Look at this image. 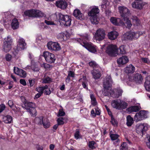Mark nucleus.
Returning a JSON list of instances; mask_svg holds the SVG:
<instances>
[{"label": "nucleus", "instance_id": "nucleus-1", "mask_svg": "<svg viewBox=\"0 0 150 150\" xmlns=\"http://www.w3.org/2000/svg\"><path fill=\"white\" fill-rule=\"evenodd\" d=\"M112 83V81L110 76H107L104 79L103 87L104 90L103 94L105 96H113L114 91L111 89V86Z\"/></svg>", "mask_w": 150, "mask_h": 150}, {"label": "nucleus", "instance_id": "nucleus-2", "mask_svg": "<svg viewBox=\"0 0 150 150\" xmlns=\"http://www.w3.org/2000/svg\"><path fill=\"white\" fill-rule=\"evenodd\" d=\"M21 105L24 109L26 110L32 116H35L36 115V110L35 109V104L32 102L27 101H24Z\"/></svg>", "mask_w": 150, "mask_h": 150}, {"label": "nucleus", "instance_id": "nucleus-3", "mask_svg": "<svg viewBox=\"0 0 150 150\" xmlns=\"http://www.w3.org/2000/svg\"><path fill=\"white\" fill-rule=\"evenodd\" d=\"M111 105L113 108L121 110L126 108L128 106V104L123 100L116 99L112 101Z\"/></svg>", "mask_w": 150, "mask_h": 150}, {"label": "nucleus", "instance_id": "nucleus-4", "mask_svg": "<svg viewBox=\"0 0 150 150\" xmlns=\"http://www.w3.org/2000/svg\"><path fill=\"white\" fill-rule=\"evenodd\" d=\"M24 14L30 17H42L45 16L44 13L41 11L35 9H32L27 11L24 12Z\"/></svg>", "mask_w": 150, "mask_h": 150}, {"label": "nucleus", "instance_id": "nucleus-5", "mask_svg": "<svg viewBox=\"0 0 150 150\" xmlns=\"http://www.w3.org/2000/svg\"><path fill=\"white\" fill-rule=\"evenodd\" d=\"M12 40L10 36L4 38L3 48L4 51L7 52H8L11 49Z\"/></svg>", "mask_w": 150, "mask_h": 150}, {"label": "nucleus", "instance_id": "nucleus-6", "mask_svg": "<svg viewBox=\"0 0 150 150\" xmlns=\"http://www.w3.org/2000/svg\"><path fill=\"white\" fill-rule=\"evenodd\" d=\"M58 17L59 22H61L64 25L67 26L71 25V19L69 16L59 13Z\"/></svg>", "mask_w": 150, "mask_h": 150}, {"label": "nucleus", "instance_id": "nucleus-7", "mask_svg": "<svg viewBox=\"0 0 150 150\" xmlns=\"http://www.w3.org/2000/svg\"><path fill=\"white\" fill-rule=\"evenodd\" d=\"M43 56L44 57L46 62L50 64L54 63L56 60L54 54L48 51H44Z\"/></svg>", "mask_w": 150, "mask_h": 150}, {"label": "nucleus", "instance_id": "nucleus-8", "mask_svg": "<svg viewBox=\"0 0 150 150\" xmlns=\"http://www.w3.org/2000/svg\"><path fill=\"white\" fill-rule=\"evenodd\" d=\"M80 44L86 49L89 51L93 53L97 52L96 46L91 43H88L84 41H83L80 42Z\"/></svg>", "mask_w": 150, "mask_h": 150}, {"label": "nucleus", "instance_id": "nucleus-9", "mask_svg": "<svg viewBox=\"0 0 150 150\" xmlns=\"http://www.w3.org/2000/svg\"><path fill=\"white\" fill-rule=\"evenodd\" d=\"M118 50L116 46L111 44L107 47L106 52L109 55L114 56L117 53Z\"/></svg>", "mask_w": 150, "mask_h": 150}, {"label": "nucleus", "instance_id": "nucleus-10", "mask_svg": "<svg viewBox=\"0 0 150 150\" xmlns=\"http://www.w3.org/2000/svg\"><path fill=\"white\" fill-rule=\"evenodd\" d=\"M147 117L146 111L141 110L139 112L137 113L134 117V120L136 122H138L144 120Z\"/></svg>", "mask_w": 150, "mask_h": 150}, {"label": "nucleus", "instance_id": "nucleus-11", "mask_svg": "<svg viewBox=\"0 0 150 150\" xmlns=\"http://www.w3.org/2000/svg\"><path fill=\"white\" fill-rule=\"evenodd\" d=\"M129 81H134L139 84L141 83L143 80L141 75L138 73L133 74L132 76L129 77Z\"/></svg>", "mask_w": 150, "mask_h": 150}, {"label": "nucleus", "instance_id": "nucleus-12", "mask_svg": "<svg viewBox=\"0 0 150 150\" xmlns=\"http://www.w3.org/2000/svg\"><path fill=\"white\" fill-rule=\"evenodd\" d=\"M47 46L48 49L52 51H57L61 49L59 45L57 42H49L47 43Z\"/></svg>", "mask_w": 150, "mask_h": 150}, {"label": "nucleus", "instance_id": "nucleus-13", "mask_svg": "<svg viewBox=\"0 0 150 150\" xmlns=\"http://www.w3.org/2000/svg\"><path fill=\"white\" fill-rule=\"evenodd\" d=\"M140 32H135L130 31L126 33L125 34V38L129 40L137 39L140 36Z\"/></svg>", "mask_w": 150, "mask_h": 150}, {"label": "nucleus", "instance_id": "nucleus-14", "mask_svg": "<svg viewBox=\"0 0 150 150\" xmlns=\"http://www.w3.org/2000/svg\"><path fill=\"white\" fill-rule=\"evenodd\" d=\"M147 127L146 124H141L137 126V132L141 135L143 136L146 133Z\"/></svg>", "mask_w": 150, "mask_h": 150}, {"label": "nucleus", "instance_id": "nucleus-15", "mask_svg": "<svg viewBox=\"0 0 150 150\" xmlns=\"http://www.w3.org/2000/svg\"><path fill=\"white\" fill-rule=\"evenodd\" d=\"M118 9L121 16L124 18L127 17L130 14L129 11L127 8L124 6L119 7Z\"/></svg>", "mask_w": 150, "mask_h": 150}, {"label": "nucleus", "instance_id": "nucleus-16", "mask_svg": "<svg viewBox=\"0 0 150 150\" xmlns=\"http://www.w3.org/2000/svg\"><path fill=\"white\" fill-rule=\"evenodd\" d=\"M95 35L97 40L100 41L103 40L105 36L104 30L102 28L98 29L97 30Z\"/></svg>", "mask_w": 150, "mask_h": 150}, {"label": "nucleus", "instance_id": "nucleus-17", "mask_svg": "<svg viewBox=\"0 0 150 150\" xmlns=\"http://www.w3.org/2000/svg\"><path fill=\"white\" fill-rule=\"evenodd\" d=\"M144 5V3L140 0H136L132 4L133 8L139 9L142 8Z\"/></svg>", "mask_w": 150, "mask_h": 150}, {"label": "nucleus", "instance_id": "nucleus-18", "mask_svg": "<svg viewBox=\"0 0 150 150\" xmlns=\"http://www.w3.org/2000/svg\"><path fill=\"white\" fill-rule=\"evenodd\" d=\"M14 72L15 74L20 76L21 77L25 78L26 76V71L23 69L14 67Z\"/></svg>", "mask_w": 150, "mask_h": 150}, {"label": "nucleus", "instance_id": "nucleus-19", "mask_svg": "<svg viewBox=\"0 0 150 150\" xmlns=\"http://www.w3.org/2000/svg\"><path fill=\"white\" fill-rule=\"evenodd\" d=\"M56 5L59 8L64 9L67 7V4L64 0H59L56 2Z\"/></svg>", "mask_w": 150, "mask_h": 150}, {"label": "nucleus", "instance_id": "nucleus-20", "mask_svg": "<svg viewBox=\"0 0 150 150\" xmlns=\"http://www.w3.org/2000/svg\"><path fill=\"white\" fill-rule=\"evenodd\" d=\"M100 70V67L98 68L97 69H93L92 72L93 78L95 79H97L100 78L101 76Z\"/></svg>", "mask_w": 150, "mask_h": 150}, {"label": "nucleus", "instance_id": "nucleus-21", "mask_svg": "<svg viewBox=\"0 0 150 150\" xmlns=\"http://www.w3.org/2000/svg\"><path fill=\"white\" fill-rule=\"evenodd\" d=\"M110 21L111 23L115 25H118L124 24L123 22L119 18L111 17L110 19Z\"/></svg>", "mask_w": 150, "mask_h": 150}, {"label": "nucleus", "instance_id": "nucleus-22", "mask_svg": "<svg viewBox=\"0 0 150 150\" xmlns=\"http://www.w3.org/2000/svg\"><path fill=\"white\" fill-rule=\"evenodd\" d=\"M74 16L76 18L82 20L83 19V14L78 9L75 10L73 12Z\"/></svg>", "mask_w": 150, "mask_h": 150}, {"label": "nucleus", "instance_id": "nucleus-23", "mask_svg": "<svg viewBox=\"0 0 150 150\" xmlns=\"http://www.w3.org/2000/svg\"><path fill=\"white\" fill-rule=\"evenodd\" d=\"M118 33L115 31H112L108 34V38L111 40H114L117 38Z\"/></svg>", "mask_w": 150, "mask_h": 150}, {"label": "nucleus", "instance_id": "nucleus-24", "mask_svg": "<svg viewBox=\"0 0 150 150\" xmlns=\"http://www.w3.org/2000/svg\"><path fill=\"white\" fill-rule=\"evenodd\" d=\"M128 61L127 57L125 56H124L117 59V62L119 64H126Z\"/></svg>", "mask_w": 150, "mask_h": 150}, {"label": "nucleus", "instance_id": "nucleus-25", "mask_svg": "<svg viewBox=\"0 0 150 150\" xmlns=\"http://www.w3.org/2000/svg\"><path fill=\"white\" fill-rule=\"evenodd\" d=\"M18 46L21 50H24L26 47V44L23 38H19L18 40Z\"/></svg>", "mask_w": 150, "mask_h": 150}, {"label": "nucleus", "instance_id": "nucleus-26", "mask_svg": "<svg viewBox=\"0 0 150 150\" xmlns=\"http://www.w3.org/2000/svg\"><path fill=\"white\" fill-rule=\"evenodd\" d=\"M144 85L146 90L150 91V76H148L146 78Z\"/></svg>", "mask_w": 150, "mask_h": 150}, {"label": "nucleus", "instance_id": "nucleus-27", "mask_svg": "<svg viewBox=\"0 0 150 150\" xmlns=\"http://www.w3.org/2000/svg\"><path fill=\"white\" fill-rule=\"evenodd\" d=\"M99 12V10L98 7L93 8L88 13V14L89 16H97V14Z\"/></svg>", "mask_w": 150, "mask_h": 150}, {"label": "nucleus", "instance_id": "nucleus-28", "mask_svg": "<svg viewBox=\"0 0 150 150\" xmlns=\"http://www.w3.org/2000/svg\"><path fill=\"white\" fill-rule=\"evenodd\" d=\"M123 20L124 22H123V23H124V24H120V25H122L123 26L125 25L126 28H130L132 25L131 21L127 17L124 18Z\"/></svg>", "mask_w": 150, "mask_h": 150}, {"label": "nucleus", "instance_id": "nucleus-29", "mask_svg": "<svg viewBox=\"0 0 150 150\" xmlns=\"http://www.w3.org/2000/svg\"><path fill=\"white\" fill-rule=\"evenodd\" d=\"M135 71V67L132 64H129L125 69V72L126 73L129 74L133 73Z\"/></svg>", "mask_w": 150, "mask_h": 150}, {"label": "nucleus", "instance_id": "nucleus-30", "mask_svg": "<svg viewBox=\"0 0 150 150\" xmlns=\"http://www.w3.org/2000/svg\"><path fill=\"white\" fill-rule=\"evenodd\" d=\"M139 108L137 106H133L127 109V110L129 113L133 112H137L139 110Z\"/></svg>", "mask_w": 150, "mask_h": 150}, {"label": "nucleus", "instance_id": "nucleus-31", "mask_svg": "<svg viewBox=\"0 0 150 150\" xmlns=\"http://www.w3.org/2000/svg\"><path fill=\"white\" fill-rule=\"evenodd\" d=\"M2 119L3 121L6 123H10L12 121V117L9 115H7L3 117Z\"/></svg>", "mask_w": 150, "mask_h": 150}, {"label": "nucleus", "instance_id": "nucleus-32", "mask_svg": "<svg viewBox=\"0 0 150 150\" xmlns=\"http://www.w3.org/2000/svg\"><path fill=\"white\" fill-rule=\"evenodd\" d=\"M11 26L12 28L14 30L18 28L19 23L17 19L14 18L13 20L11 23Z\"/></svg>", "mask_w": 150, "mask_h": 150}, {"label": "nucleus", "instance_id": "nucleus-33", "mask_svg": "<svg viewBox=\"0 0 150 150\" xmlns=\"http://www.w3.org/2000/svg\"><path fill=\"white\" fill-rule=\"evenodd\" d=\"M90 16V20L92 24H98L99 19L97 18V16Z\"/></svg>", "mask_w": 150, "mask_h": 150}, {"label": "nucleus", "instance_id": "nucleus-34", "mask_svg": "<svg viewBox=\"0 0 150 150\" xmlns=\"http://www.w3.org/2000/svg\"><path fill=\"white\" fill-rule=\"evenodd\" d=\"M111 139L112 141L116 140L115 144L120 142V139H118L119 135L117 134H111L110 135Z\"/></svg>", "mask_w": 150, "mask_h": 150}, {"label": "nucleus", "instance_id": "nucleus-35", "mask_svg": "<svg viewBox=\"0 0 150 150\" xmlns=\"http://www.w3.org/2000/svg\"><path fill=\"white\" fill-rule=\"evenodd\" d=\"M26 69H31L34 72H38L39 70V68L37 66L32 65L31 66H28L26 67Z\"/></svg>", "mask_w": 150, "mask_h": 150}, {"label": "nucleus", "instance_id": "nucleus-36", "mask_svg": "<svg viewBox=\"0 0 150 150\" xmlns=\"http://www.w3.org/2000/svg\"><path fill=\"white\" fill-rule=\"evenodd\" d=\"M127 124L128 126H131L134 122L133 118L130 115H128L127 117Z\"/></svg>", "mask_w": 150, "mask_h": 150}, {"label": "nucleus", "instance_id": "nucleus-37", "mask_svg": "<svg viewBox=\"0 0 150 150\" xmlns=\"http://www.w3.org/2000/svg\"><path fill=\"white\" fill-rule=\"evenodd\" d=\"M102 4L101 6L102 8L105 9L108 8L109 2L108 0H102Z\"/></svg>", "mask_w": 150, "mask_h": 150}, {"label": "nucleus", "instance_id": "nucleus-38", "mask_svg": "<svg viewBox=\"0 0 150 150\" xmlns=\"http://www.w3.org/2000/svg\"><path fill=\"white\" fill-rule=\"evenodd\" d=\"M47 85H46L44 86L37 87L36 89V90L38 92L42 94L45 89L47 88Z\"/></svg>", "mask_w": 150, "mask_h": 150}, {"label": "nucleus", "instance_id": "nucleus-39", "mask_svg": "<svg viewBox=\"0 0 150 150\" xmlns=\"http://www.w3.org/2000/svg\"><path fill=\"white\" fill-rule=\"evenodd\" d=\"M35 121L36 123L39 125H42L43 123V117L41 116L39 117H37L35 119Z\"/></svg>", "mask_w": 150, "mask_h": 150}, {"label": "nucleus", "instance_id": "nucleus-40", "mask_svg": "<svg viewBox=\"0 0 150 150\" xmlns=\"http://www.w3.org/2000/svg\"><path fill=\"white\" fill-rule=\"evenodd\" d=\"M89 65L91 67H93V69H97L98 68H100L98 65L96 64V62L94 61H91L89 63Z\"/></svg>", "mask_w": 150, "mask_h": 150}, {"label": "nucleus", "instance_id": "nucleus-41", "mask_svg": "<svg viewBox=\"0 0 150 150\" xmlns=\"http://www.w3.org/2000/svg\"><path fill=\"white\" fill-rule=\"evenodd\" d=\"M145 141L148 147L150 149V136L148 135H147L145 138Z\"/></svg>", "mask_w": 150, "mask_h": 150}, {"label": "nucleus", "instance_id": "nucleus-42", "mask_svg": "<svg viewBox=\"0 0 150 150\" xmlns=\"http://www.w3.org/2000/svg\"><path fill=\"white\" fill-rule=\"evenodd\" d=\"M115 90L117 94L116 96H115V98H117L119 96H121L123 91L120 88H118L117 89H115Z\"/></svg>", "mask_w": 150, "mask_h": 150}, {"label": "nucleus", "instance_id": "nucleus-43", "mask_svg": "<svg viewBox=\"0 0 150 150\" xmlns=\"http://www.w3.org/2000/svg\"><path fill=\"white\" fill-rule=\"evenodd\" d=\"M96 143L93 141H90L89 142L88 146L89 147L92 149H94L96 148Z\"/></svg>", "mask_w": 150, "mask_h": 150}, {"label": "nucleus", "instance_id": "nucleus-44", "mask_svg": "<svg viewBox=\"0 0 150 150\" xmlns=\"http://www.w3.org/2000/svg\"><path fill=\"white\" fill-rule=\"evenodd\" d=\"M128 146L127 143L123 142L120 146V150H127Z\"/></svg>", "mask_w": 150, "mask_h": 150}, {"label": "nucleus", "instance_id": "nucleus-45", "mask_svg": "<svg viewBox=\"0 0 150 150\" xmlns=\"http://www.w3.org/2000/svg\"><path fill=\"white\" fill-rule=\"evenodd\" d=\"M50 122L47 120L45 121L44 120L43 121V123L42 125H43L44 127L45 128H49L50 126Z\"/></svg>", "mask_w": 150, "mask_h": 150}, {"label": "nucleus", "instance_id": "nucleus-46", "mask_svg": "<svg viewBox=\"0 0 150 150\" xmlns=\"http://www.w3.org/2000/svg\"><path fill=\"white\" fill-rule=\"evenodd\" d=\"M58 38H61L63 40H67V37L66 35L64 33H61L58 36Z\"/></svg>", "mask_w": 150, "mask_h": 150}, {"label": "nucleus", "instance_id": "nucleus-47", "mask_svg": "<svg viewBox=\"0 0 150 150\" xmlns=\"http://www.w3.org/2000/svg\"><path fill=\"white\" fill-rule=\"evenodd\" d=\"M65 118L63 117L59 118L57 120L58 124L59 125H62L64 123V120Z\"/></svg>", "mask_w": 150, "mask_h": 150}, {"label": "nucleus", "instance_id": "nucleus-48", "mask_svg": "<svg viewBox=\"0 0 150 150\" xmlns=\"http://www.w3.org/2000/svg\"><path fill=\"white\" fill-rule=\"evenodd\" d=\"M51 82V79L49 77H47L43 79L42 83H48Z\"/></svg>", "mask_w": 150, "mask_h": 150}, {"label": "nucleus", "instance_id": "nucleus-49", "mask_svg": "<svg viewBox=\"0 0 150 150\" xmlns=\"http://www.w3.org/2000/svg\"><path fill=\"white\" fill-rule=\"evenodd\" d=\"M41 66L42 67L47 69L51 67V65L47 63H44L41 64Z\"/></svg>", "mask_w": 150, "mask_h": 150}, {"label": "nucleus", "instance_id": "nucleus-50", "mask_svg": "<svg viewBox=\"0 0 150 150\" xmlns=\"http://www.w3.org/2000/svg\"><path fill=\"white\" fill-rule=\"evenodd\" d=\"M80 132L78 129H76L74 134V137L76 139H78L80 138Z\"/></svg>", "mask_w": 150, "mask_h": 150}, {"label": "nucleus", "instance_id": "nucleus-51", "mask_svg": "<svg viewBox=\"0 0 150 150\" xmlns=\"http://www.w3.org/2000/svg\"><path fill=\"white\" fill-rule=\"evenodd\" d=\"M120 51V53L122 54H124L125 53V47L124 45H121L119 48Z\"/></svg>", "mask_w": 150, "mask_h": 150}, {"label": "nucleus", "instance_id": "nucleus-52", "mask_svg": "<svg viewBox=\"0 0 150 150\" xmlns=\"http://www.w3.org/2000/svg\"><path fill=\"white\" fill-rule=\"evenodd\" d=\"M133 22L134 24H136V25H138L139 24V20L136 17H133V18H132Z\"/></svg>", "mask_w": 150, "mask_h": 150}, {"label": "nucleus", "instance_id": "nucleus-53", "mask_svg": "<svg viewBox=\"0 0 150 150\" xmlns=\"http://www.w3.org/2000/svg\"><path fill=\"white\" fill-rule=\"evenodd\" d=\"M51 93V91L50 89L48 88V86H47V88L45 89L44 90V94L46 95H49Z\"/></svg>", "mask_w": 150, "mask_h": 150}, {"label": "nucleus", "instance_id": "nucleus-54", "mask_svg": "<svg viewBox=\"0 0 150 150\" xmlns=\"http://www.w3.org/2000/svg\"><path fill=\"white\" fill-rule=\"evenodd\" d=\"M5 58L7 61L10 62L12 56L11 55L8 54L6 55Z\"/></svg>", "mask_w": 150, "mask_h": 150}, {"label": "nucleus", "instance_id": "nucleus-55", "mask_svg": "<svg viewBox=\"0 0 150 150\" xmlns=\"http://www.w3.org/2000/svg\"><path fill=\"white\" fill-rule=\"evenodd\" d=\"M65 115V112L63 111L62 109H60L58 112V115L57 116H62L64 115Z\"/></svg>", "mask_w": 150, "mask_h": 150}, {"label": "nucleus", "instance_id": "nucleus-56", "mask_svg": "<svg viewBox=\"0 0 150 150\" xmlns=\"http://www.w3.org/2000/svg\"><path fill=\"white\" fill-rule=\"evenodd\" d=\"M29 81L30 86H32L35 83V79H30Z\"/></svg>", "mask_w": 150, "mask_h": 150}, {"label": "nucleus", "instance_id": "nucleus-57", "mask_svg": "<svg viewBox=\"0 0 150 150\" xmlns=\"http://www.w3.org/2000/svg\"><path fill=\"white\" fill-rule=\"evenodd\" d=\"M111 122L112 124L114 125H116L117 124V122L115 120V119L112 117V116L111 117Z\"/></svg>", "mask_w": 150, "mask_h": 150}, {"label": "nucleus", "instance_id": "nucleus-58", "mask_svg": "<svg viewBox=\"0 0 150 150\" xmlns=\"http://www.w3.org/2000/svg\"><path fill=\"white\" fill-rule=\"evenodd\" d=\"M20 83L24 86L26 85L27 84L26 82L24 79H21L20 80Z\"/></svg>", "mask_w": 150, "mask_h": 150}, {"label": "nucleus", "instance_id": "nucleus-59", "mask_svg": "<svg viewBox=\"0 0 150 150\" xmlns=\"http://www.w3.org/2000/svg\"><path fill=\"white\" fill-rule=\"evenodd\" d=\"M45 22L48 25H54V23L50 21L45 20Z\"/></svg>", "mask_w": 150, "mask_h": 150}, {"label": "nucleus", "instance_id": "nucleus-60", "mask_svg": "<svg viewBox=\"0 0 150 150\" xmlns=\"http://www.w3.org/2000/svg\"><path fill=\"white\" fill-rule=\"evenodd\" d=\"M5 108V106L4 104H2L0 105V112H2Z\"/></svg>", "mask_w": 150, "mask_h": 150}, {"label": "nucleus", "instance_id": "nucleus-61", "mask_svg": "<svg viewBox=\"0 0 150 150\" xmlns=\"http://www.w3.org/2000/svg\"><path fill=\"white\" fill-rule=\"evenodd\" d=\"M68 75L70 76L74 77V73L73 72L70 71L68 72Z\"/></svg>", "mask_w": 150, "mask_h": 150}, {"label": "nucleus", "instance_id": "nucleus-62", "mask_svg": "<svg viewBox=\"0 0 150 150\" xmlns=\"http://www.w3.org/2000/svg\"><path fill=\"white\" fill-rule=\"evenodd\" d=\"M36 148L37 150H43V147L42 146H40L39 144H37L36 145Z\"/></svg>", "mask_w": 150, "mask_h": 150}, {"label": "nucleus", "instance_id": "nucleus-63", "mask_svg": "<svg viewBox=\"0 0 150 150\" xmlns=\"http://www.w3.org/2000/svg\"><path fill=\"white\" fill-rule=\"evenodd\" d=\"M8 104L11 108H12L13 106V101L12 100H9L8 101Z\"/></svg>", "mask_w": 150, "mask_h": 150}, {"label": "nucleus", "instance_id": "nucleus-64", "mask_svg": "<svg viewBox=\"0 0 150 150\" xmlns=\"http://www.w3.org/2000/svg\"><path fill=\"white\" fill-rule=\"evenodd\" d=\"M42 94L40 93H38L37 94L35 97V99H37L39 98L41 96V95H42Z\"/></svg>", "mask_w": 150, "mask_h": 150}]
</instances>
